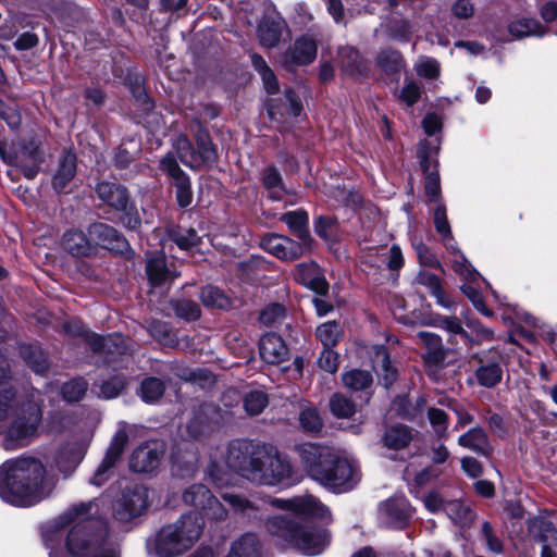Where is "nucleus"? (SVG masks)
<instances>
[{
	"mask_svg": "<svg viewBox=\"0 0 557 557\" xmlns=\"http://www.w3.org/2000/svg\"><path fill=\"white\" fill-rule=\"evenodd\" d=\"M221 498L236 512L249 519L260 518L262 510L271 505L287 510V513L268 517L267 531L305 555H318L329 542L325 530L315 528L305 520L308 518L327 519L330 510L314 496L300 495L293 498H247L244 495L225 492Z\"/></svg>",
	"mask_w": 557,
	"mask_h": 557,
	"instance_id": "nucleus-1",
	"label": "nucleus"
},
{
	"mask_svg": "<svg viewBox=\"0 0 557 557\" xmlns=\"http://www.w3.org/2000/svg\"><path fill=\"white\" fill-rule=\"evenodd\" d=\"M225 462L231 470L260 485L275 486L293 474L290 463L274 446L252 441L231 442Z\"/></svg>",
	"mask_w": 557,
	"mask_h": 557,
	"instance_id": "nucleus-2",
	"label": "nucleus"
},
{
	"mask_svg": "<svg viewBox=\"0 0 557 557\" xmlns=\"http://www.w3.org/2000/svg\"><path fill=\"white\" fill-rule=\"evenodd\" d=\"M8 371L9 363L0 354V434H4L3 446L13 449L35 436L41 421V409L35 400H15V393L5 381Z\"/></svg>",
	"mask_w": 557,
	"mask_h": 557,
	"instance_id": "nucleus-3",
	"label": "nucleus"
},
{
	"mask_svg": "<svg viewBox=\"0 0 557 557\" xmlns=\"http://www.w3.org/2000/svg\"><path fill=\"white\" fill-rule=\"evenodd\" d=\"M44 465L35 458L9 460L0 467V497L15 506H32L47 497L54 481L45 476Z\"/></svg>",
	"mask_w": 557,
	"mask_h": 557,
	"instance_id": "nucleus-4",
	"label": "nucleus"
},
{
	"mask_svg": "<svg viewBox=\"0 0 557 557\" xmlns=\"http://www.w3.org/2000/svg\"><path fill=\"white\" fill-rule=\"evenodd\" d=\"M100 508L96 500L74 504L60 516V521L65 524L73 521L65 540V547L72 557H88L109 545L108 528L98 519Z\"/></svg>",
	"mask_w": 557,
	"mask_h": 557,
	"instance_id": "nucleus-5",
	"label": "nucleus"
},
{
	"mask_svg": "<svg viewBox=\"0 0 557 557\" xmlns=\"http://www.w3.org/2000/svg\"><path fill=\"white\" fill-rule=\"evenodd\" d=\"M203 525V518L199 513H184L176 521L163 525L148 540V552L157 557H178L200 539Z\"/></svg>",
	"mask_w": 557,
	"mask_h": 557,
	"instance_id": "nucleus-6",
	"label": "nucleus"
},
{
	"mask_svg": "<svg viewBox=\"0 0 557 557\" xmlns=\"http://www.w3.org/2000/svg\"><path fill=\"white\" fill-rule=\"evenodd\" d=\"M359 481L358 466L333 453L332 461L324 467L318 483L334 493H345L352 490Z\"/></svg>",
	"mask_w": 557,
	"mask_h": 557,
	"instance_id": "nucleus-7",
	"label": "nucleus"
},
{
	"mask_svg": "<svg viewBox=\"0 0 557 557\" xmlns=\"http://www.w3.org/2000/svg\"><path fill=\"white\" fill-rule=\"evenodd\" d=\"M183 502L202 511L203 516L213 520H224L227 511L222 503L203 484H193L183 492Z\"/></svg>",
	"mask_w": 557,
	"mask_h": 557,
	"instance_id": "nucleus-8",
	"label": "nucleus"
},
{
	"mask_svg": "<svg viewBox=\"0 0 557 557\" xmlns=\"http://www.w3.org/2000/svg\"><path fill=\"white\" fill-rule=\"evenodd\" d=\"M300 462L308 475L318 482L324 467L332 461L333 450L324 445L302 443L295 447Z\"/></svg>",
	"mask_w": 557,
	"mask_h": 557,
	"instance_id": "nucleus-9",
	"label": "nucleus"
},
{
	"mask_svg": "<svg viewBox=\"0 0 557 557\" xmlns=\"http://www.w3.org/2000/svg\"><path fill=\"white\" fill-rule=\"evenodd\" d=\"M148 506V491L143 485L126 487L114 507V517L123 522L140 516Z\"/></svg>",
	"mask_w": 557,
	"mask_h": 557,
	"instance_id": "nucleus-10",
	"label": "nucleus"
},
{
	"mask_svg": "<svg viewBox=\"0 0 557 557\" xmlns=\"http://www.w3.org/2000/svg\"><path fill=\"white\" fill-rule=\"evenodd\" d=\"M164 454V442L159 440L145 442L133 451L129 466L138 473L151 472L158 468Z\"/></svg>",
	"mask_w": 557,
	"mask_h": 557,
	"instance_id": "nucleus-11",
	"label": "nucleus"
},
{
	"mask_svg": "<svg viewBox=\"0 0 557 557\" xmlns=\"http://www.w3.org/2000/svg\"><path fill=\"white\" fill-rule=\"evenodd\" d=\"M317 40L312 36H300L283 53L281 63L286 70L293 71L296 66L307 65L313 62L317 57Z\"/></svg>",
	"mask_w": 557,
	"mask_h": 557,
	"instance_id": "nucleus-12",
	"label": "nucleus"
},
{
	"mask_svg": "<svg viewBox=\"0 0 557 557\" xmlns=\"http://www.w3.org/2000/svg\"><path fill=\"white\" fill-rule=\"evenodd\" d=\"M128 442V434L125 428H121L114 434L112 442L107 450V454L95 471L90 483L101 486L109 479V471L114 467L115 462L120 459L124 448Z\"/></svg>",
	"mask_w": 557,
	"mask_h": 557,
	"instance_id": "nucleus-13",
	"label": "nucleus"
},
{
	"mask_svg": "<svg viewBox=\"0 0 557 557\" xmlns=\"http://www.w3.org/2000/svg\"><path fill=\"white\" fill-rule=\"evenodd\" d=\"M161 170L164 171L174 181L176 188V199L180 207L185 208L193 201V191L190 180L178 166L175 158L168 153L160 161Z\"/></svg>",
	"mask_w": 557,
	"mask_h": 557,
	"instance_id": "nucleus-14",
	"label": "nucleus"
},
{
	"mask_svg": "<svg viewBox=\"0 0 557 557\" xmlns=\"http://www.w3.org/2000/svg\"><path fill=\"white\" fill-rule=\"evenodd\" d=\"M529 533L542 544L541 557H557V530L545 517H534L529 521Z\"/></svg>",
	"mask_w": 557,
	"mask_h": 557,
	"instance_id": "nucleus-15",
	"label": "nucleus"
},
{
	"mask_svg": "<svg viewBox=\"0 0 557 557\" xmlns=\"http://www.w3.org/2000/svg\"><path fill=\"white\" fill-rule=\"evenodd\" d=\"M88 234L97 242V245L115 253H125L129 250L126 238L109 224L92 223L88 227Z\"/></svg>",
	"mask_w": 557,
	"mask_h": 557,
	"instance_id": "nucleus-16",
	"label": "nucleus"
},
{
	"mask_svg": "<svg viewBox=\"0 0 557 557\" xmlns=\"http://www.w3.org/2000/svg\"><path fill=\"white\" fill-rule=\"evenodd\" d=\"M61 248L75 258H87L96 252V247L89 237L78 228H70L64 232L60 242Z\"/></svg>",
	"mask_w": 557,
	"mask_h": 557,
	"instance_id": "nucleus-17",
	"label": "nucleus"
},
{
	"mask_svg": "<svg viewBox=\"0 0 557 557\" xmlns=\"http://www.w3.org/2000/svg\"><path fill=\"white\" fill-rule=\"evenodd\" d=\"M98 198L116 211H125L129 201L127 189L116 183L100 182L96 186Z\"/></svg>",
	"mask_w": 557,
	"mask_h": 557,
	"instance_id": "nucleus-18",
	"label": "nucleus"
},
{
	"mask_svg": "<svg viewBox=\"0 0 557 557\" xmlns=\"http://www.w3.org/2000/svg\"><path fill=\"white\" fill-rule=\"evenodd\" d=\"M259 351L261 358L271 364L281 363L288 357V349L283 338L274 333H268L261 337Z\"/></svg>",
	"mask_w": 557,
	"mask_h": 557,
	"instance_id": "nucleus-19",
	"label": "nucleus"
},
{
	"mask_svg": "<svg viewBox=\"0 0 557 557\" xmlns=\"http://www.w3.org/2000/svg\"><path fill=\"white\" fill-rule=\"evenodd\" d=\"M458 445L483 457H491L493 447L486 432L481 426L468 430L458 437Z\"/></svg>",
	"mask_w": 557,
	"mask_h": 557,
	"instance_id": "nucleus-20",
	"label": "nucleus"
},
{
	"mask_svg": "<svg viewBox=\"0 0 557 557\" xmlns=\"http://www.w3.org/2000/svg\"><path fill=\"white\" fill-rule=\"evenodd\" d=\"M417 337L425 347L423 354L424 361L430 366H438L444 362L447 357V350L442 344V338L432 332H419Z\"/></svg>",
	"mask_w": 557,
	"mask_h": 557,
	"instance_id": "nucleus-21",
	"label": "nucleus"
},
{
	"mask_svg": "<svg viewBox=\"0 0 557 557\" xmlns=\"http://www.w3.org/2000/svg\"><path fill=\"white\" fill-rule=\"evenodd\" d=\"M88 345L94 351H104L108 354H126L128 350V339L121 334L100 336L92 334L87 337Z\"/></svg>",
	"mask_w": 557,
	"mask_h": 557,
	"instance_id": "nucleus-22",
	"label": "nucleus"
},
{
	"mask_svg": "<svg viewBox=\"0 0 557 557\" xmlns=\"http://www.w3.org/2000/svg\"><path fill=\"white\" fill-rule=\"evenodd\" d=\"M342 70L351 77L363 76L368 72L367 61L352 47H343L338 50Z\"/></svg>",
	"mask_w": 557,
	"mask_h": 557,
	"instance_id": "nucleus-23",
	"label": "nucleus"
},
{
	"mask_svg": "<svg viewBox=\"0 0 557 557\" xmlns=\"http://www.w3.org/2000/svg\"><path fill=\"white\" fill-rule=\"evenodd\" d=\"M76 174V156L71 151L63 152L57 172L52 178V187L61 193Z\"/></svg>",
	"mask_w": 557,
	"mask_h": 557,
	"instance_id": "nucleus-24",
	"label": "nucleus"
},
{
	"mask_svg": "<svg viewBox=\"0 0 557 557\" xmlns=\"http://www.w3.org/2000/svg\"><path fill=\"white\" fill-rule=\"evenodd\" d=\"M416 282L422 286L429 288L430 294L436 298L440 306L451 309L455 307V302L449 298L448 294L444 290L441 280L433 273L421 271L416 277Z\"/></svg>",
	"mask_w": 557,
	"mask_h": 557,
	"instance_id": "nucleus-25",
	"label": "nucleus"
},
{
	"mask_svg": "<svg viewBox=\"0 0 557 557\" xmlns=\"http://www.w3.org/2000/svg\"><path fill=\"white\" fill-rule=\"evenodd\" d=\"M84 456L79 445L72 443L60 448L55 457V466L65 476L71 474Z\"/></svg>",
	"mask_w": 557,
	"mask_h": 557,
	"instance_id": "nucleus-26",
	"label": "nucleus"
},
{
	"mask_svg": "<svg viewBox=\"0 0 557 557\" xmlns=\"http://www.w3.org/2000/svg\"><path fill=\"white\" fill-rule=\"evenodd\" d=\"M413 438L412 430L403 424L387 426L382 435V444L388 449L406 448Z\"/></svg>",
	"mask_w": 557,
	"mask_h": 557,
	"instance_id": "nucleus-27",
	"label": "nucleus"
},
{
	"mask_svg": "<svg viewBox=\"0 0 557 557\" xmlns=\"http://www.w3.org/2000/svg\"><path fill=\"white\" fill-rule=\"evenodd\" d=\"M288 228L305 244H312L313 239L310 236L308 222V213L304 210L288 211L281 216Z\"/></svg>",
	"mask_w": 557,
	"mask_h": 557,
	"instance_id": "nucleus-28",
	"label": "nucleus"
},
{
	"mask_svg": "<svg viewBox=\"0 0 557 557\" xmlns=\"http://www.w3.org/2000/svg\"><path fill=\"white\" fill-rule=\"evenodd\" d=\"M421 168L425 174V195L430 201H437L441 196L440 174L437 162L432 161L428 156H421Z\"/></svg>",
	"mask_w": 557,
	"mask_h": 557,
	"instance_id": "nucleus-29",
	"label": "nucleus"
},
{
	"mask_svg": "<svg viewBox=\"0 0 557 557\" xmlns=\"http://www.w3.org/2000/svg\"><path fill=\"white\" fill-rule=\"evenodd\" d=\"M226 557H261V545L253 533H246L233 542Z\"/></svg>",
	"mask_w": 557,
	"mask_h": 557,
	"instance_id": "nucleus-30",
	"label": "nucleus"
},
{
	"mask_svg": "<svg viewBox=\"0 0 557 557\" xmlns=\"http://www.w3.org/2000/svg\"><path fill=\"white\" fill-rule=\"evenodd\" d=\"M373 362L380 381L386 388L389 387L397 379V371L391 363L386 348L380 347L376 350Z\"/></svg>",
	"mask_w": 557,
	"mask_h": 557,
	"instance_id": "nucleus-31",
	"label": "nucleus"
},
{
	"mask_svg": "<svg viewBox=\"0 0 557 557\" xmlns=\"http://www.w3.org/2000/svg\"><path fill=\"white\" fill-rule=\"evenodd\" d=\"M146 272L150 284L153 286H160L175 277L168 269L164 256L150 258L146 264Z\"/></svg>",
	"mask_w": 557,
	"mask_h": 557,
	"instance_id": "nucleus-32",
	"label": "nucleus"
},
{
	"mask_svg": "<svg viewBox=\"0 0 557 557\" xmlns=\"http://www.w3.org/2000/svg\"><path fill=\"white\" fill-rule=\"evenodd\" d=\"M283 22L275 20H263L257 28L260 44L267 48L275 47L281 39Z\"/></svg>",
	"mask_w": 557,
	"mask_h": 557,
	"instance_id": "nucleus-33",
	"label": "nucleus"
},
{
	"mask_svg": "<svg viewBox=\"0 0 557 557\" xmlns=\"http://www.w3.org/2000/svg\"><path fill=\"white\" fill-rule=\"evenodd\" d=\"M508 32L515 38L520 39L527 36L541 37L545 35L546 29L534 18H519L509 24Z\"/></svg>",
	"mask_w": 557,
	"mask_h": 557,
	"instance_id": "nucleus-34",
	"label": "nucleus"
},
{
	"mask_svg": "<svg viewBox=\"0 0 557 557\" xmlns=\"http://www.w3.org/2000/svg\"><path fill=\"white\" fill-rule=\"evenodd\" d=\"M21 355L34 372L44 374L48 370L47 356L39 346L23 345L21 347Z\"/></svg>",
	"mask_w": 557,
	"mask_h": 557,
	"instance_id": "nucleus-35",
	"label": "nucleus"
},
{
	"mask_svg": "<svg viewBox=\"0 0 557 557\" xmlns=\"http://www.w3.org/2000/svg\"><path fill=\"white\" fill-rule=\"evenodd\" d=\"M284 99L285 102L282 109L275 104H270L268 113L272 120H277V115L283 114H288L292 116H298L300 114L302 106L299 98L293 90L287 89L285 91Z\"/></svg>",
	"mask_w": 557,
	"mask_h": 557,
	"instance_id": "nucleus-36",
	"label": "nucleus"
},
{
	"mask_svg": "<svg viewBox=\"0 0 557 557\" xmlns=\"http://www.w3.org/2000/svg\"><path fill=\"white\" fill-rule=\"evenodd\" d=\"M329 408L337 419H349L356 413V404L341 393H335L331 396Z\"/></svg>",
	"mask_w": 557,
	"mask_h": 557,
	"instance_id": "nucleus-37",
	"label": "nucleus"
},
{
	"mask_svg": "<svg viewBox=\"0 0 557 557\" xmlns=\"http://www.w3.org/2000/svg\"><path fill=\"white\" fill-rule=\"evenodd\" d=\"M218 153L207 134L197 136L196 161L197 169L206 164H212L216 161Z\"/></svg>",
	"mask_w": 557,
	"mask_h": 557,
	"instance_id": "nucleus-38",
	"label": "nucleus"
},
{
	"mask_svg": "<svg viewBox=\"0 0 557 557\" xmlns=\"http://www.w3.org/2000/svg\"><path fill=\"white\" fill-rule=\"evenodd\" d=\"M377 66L386 74L398 73L404 66L401 54L396 50H382L376 57Z\"/></svg>",
	"mask_w": 557,
	"mask_h": 557,
	"instance_id": "nucleus-39",
	"label": "nucleus"
},
{
	"mask_svg": "<svg viewBox=\"0 0 557 557\" xmlns=\"http://www.w3.org/2000/svg\"><path fill=\"white\" fill-rule=\"evenodd\" d=\"M164 392V383L158 377H146L140 384V397L147 404L158 401Z\"/></svg>",
	"mask_w": 557,
	"mask_h": 557,
	"instance_id": "nucleus-40",
	"label": "nucleus"
},
{
	"mask_svg": "<svg viewBox=\"0 0 557 557\" xmlns=\"http://www.w3.org/2000/svg\"><path fill=\"white\" fill-rule=\"evenodd\" d=\"M243 405L248 414L258 416L269 405V396L263 391L253 389L244 396Z\"/></svg>",
	"mask_w": 557,
	"mask_h": 557,
	"instance_id": "nucleus-41",
	"label": "nucleus"
},
{
	"mask_svg": "<svg viewBox=\"0 0 557 557\" xmlns=\"http://www.w3.org/2000/svg\"><path fill=\"white\" fill-rule=\"evenodd\" d=\"M262 184L273 200H280L284 194L282 176L277 169L269 166L262 174Z\"/></svg>",
	"mask_w": 557,
	"mask_h": 557,
	"instance_id": "nucleus-42",
	"label": "nucleus"
},
{
	"mask_svg": "<svg viewBox=\"0 0 557 557\" xmlns=\"http://www.w3.org/2000/svg\"><path fill=\"white\" fill-rule=\"evenodd\" d=\"M342 333L343 330L336 321H329L323 323L317 329L315 332L317 337L325 348L334 347L338 343Z\"/></svg>",
	"mask_w": 557,
	"mask_h": 557,
	"instance_id": "nucleus-43",
	"label": "nucleus"
},
{
	"mask_svg": "<svg viewBox=\"0 0 557 557\" xmlns=\"http://www.w3.org/2000/svg\"><path fill=\"white\" fill-rule=\"evenodd\" d=\"M502 368L496 362L481 366L475 371V376L479 384L488 388L497 385L502 381Z\"/></svg>",
	"mask_w": 557,
	"mask_h": 557,
	"instance_id": "nucleus-44",
	"label": "nucleus"
},
{
	"mask_svg": "<svg viewBox=\"0 0 557 557\" xmlns=\"http://www.w3.org/2000/svg\"><path fill=\"white\" fill-rule=\"evenodd\" d=\"M343 383L352 391H362L372 383V375L366 370L354 369L343 374Z\"/></svg>",
	"mask_w": 557,
	"mask_h": 557,
	"instance_id": "nucleus-45",
	"label": "nucleus"
},
{
	"mask_svg": "<svg viewBox=\"0 0 557 557\" xmlns=\"http://www.w3.org/2000/svg\"><path fill=\"white\" fill-rule=\"evenodd\" d=\"M175 150L180 160L191 169H197L196 150L186 136H178L175 140Z\"/></svg>",
	"mask_w": 557,
	"mask_h": 557,
	"instance_id": "nucleus-46",
	"label": "nucleus"
},
{
	"mask_svg": "<svg viewBox=\"0 0 557 557\" xmlns=\"http://www.w3.org/2000/svg\"><path fill=\"white\" fill-rule=\"evenodd\" d=\"M428 419L438 438L448 437V414L440 408H429Z\"/></svg>",
	"mask_w": 557,
	"mask_h": 557,
	"instance_id": "nucleus-47",
	"label": "nucleus"
},
{
	"mask_svg": "<svg viewBox=\"0 0 557 557\" xmlns=\"http://www.w3.org/2000/svg\"><path fill=\"white\" fill-rule=\"evenodd\" d=\"M200 299L206 307L222 309L227 306L228 299L218 287L208 285L200 292Z\"/></svg>",
	"mask_w": 557,
	"mask_h": 557,
	"instance_id": "nucleus-48",
	"label": "nucleus"
},
{
	"mask_svg": "<svg viewBox=\"0 0 557 557\" xmlns=\"http://www.w3.org/2000/svg\"><path fill=\"white\" fill-rule=\"evenodd\" d=\"M170 238L184 250L198 246L200 242V237L194 228L174 230L170 233Z\"/></svg>",
	"mask_w": 557,
	"mask_h": 557,
	"instance_id": "nucleus-49",
	"label": "nucleus"
},
{
	"mask_svg": "<svg viewBox=\"0 0 557 557\" xmlns=\"http://www.w3.org/2000/svg\"><path fill=\"white\" fill-rule=\"evenodd\" d=\"M299 423L307 432H319L323 426V421L313 407H306L300 411Z\"/></svg>",
	"mask_w": 557,
	"mask_h": 557,
	"instance_id": "nucleus-50",
	"label": "nucleus"
},
{
	"mask_svg": "<svg viewBox=\"0 0 557 557\" xmlns=\"http://www.w3.org/2000/svg\"><path fill=\"white\" fill-rule=\"evenodd\" d=\"M283 242V260H295L300 258L306 251L311 249V244L305 242H296L289 237L284 236Z\"/></svg>",
	"mask_w": 557,
	"mask_h": 557,
	"instance_id": "nucleus-51",
	"label": "nucleus"
},
{
	"mask_svg": "<svg viewBox=\"0 0 557 557\" xmlns=\"http://www.w3.org/2000/svg\"><path fill=\"white\" fill-rule=\"evenodd\" d=\"M88 384L83 379H74L62 386V395L67 401H78L87 391Z\"/></svg>",
	"mask_w": 557,
	"mask_h": 557,
	"instance_id": "nucleus-52",
	"label": "nucleus"
},
{
	"mask_svg": "<svg viewBox=\"0 0 557 557\" xmlns=\"http://www.w3.org/2000/svg\"><path fill=\"white\" fill-rule=\"evenodd\" d=\"M453 270L467 281H475L479 276L478 271L472 267L465 255L457 253L451 260Z\"/></svg>",
	"mask_w": 557,
	"mask_h": 557,
	"instance_id": "nucleus-53",
	"label": "nucleus"
},
{
	"mask_svg": "<svg viewBox=\"0 0 557 557\" xmlns=\"http://www.w3.org/2000/svg\"><path fill=\"white\" fill-rule=\"evenodd\" d=\"M285 318V308L280 304L267 306L259 315V321L265 326H273L281 323Z\"/></svg>",
	"mask_w": 557,
	"mask_h": 557,
	"instance_id": "nucleus-54",
	"label": "nucleus"
},
{
	"mask_svg": "<svg viewBox=\"0 0 557 557\" xmlns=\"http://www.w3.org/2000/svg\"><path fill=\"white\" fill-rule=\"evenodd\" d=\"M175 314L188 321H195L200 317L199 306L189 299L178 300L174 305Z\"/></svg>",
	"mask_w": 557,
	"mask_h": 557,
	"instance_id": "nucleus-55",
	"label": "nucleus"
},
{
	"mask_svg": "<svg viewBox=\"0 0 557 557\" xmlns=\"http://www.w3.org/2000/svg\"><path fill=\"white\" fill-rule=\"evenodd\" d=\"M125 384L124 376L114 375L100 384V395L107 399L114 398L120 395Z\"/></svg>",
	"mask_w": 557,
	"mask_h": 557,
	"instance_id": "nucleus-56",
	"label": "nucleus"
},
{
	"mask_svg": "<svg viewBox=\"0 0 557 557\" xmlns=\"http://www.w3.org/2000/svg\"><path fill=\"white\" fill-rule=\"evenodd\" d=\"M460 289L481 314L485 317H491L493 314L492 310L487 308L482 294L476 288L465 284L460 287Z\"/></svg>",
	"mask_w": 557,
	"mask_h": 557,
	"instance_id": "nucleus-57",
	"label": "nucleus"
},
{
	"mask_svg": "<svg viewBox=\"0 0 557 557\" xmlns=\"http://www.w3.org/2000/svg\"><path fill=\"white\" fill-rule=\"evenodd\" d=\"M446 511L449 518L456 523H463L472 518V511L469 506L460 502H451L447 505Z\"/></svg>",
	"mask_w": 557,
	"mask_h": 557,
	"instance_id": "nucleus-58",
	"label": "nucleus"
},
{
	"mask_svg": "<svg viewBox=\"0 0 557 557\" xmlns=\"http://www.w3.org/2000/svg\"><path fill=\"white\" fill-rule=\"evenodd\" d=\"M446 406L457 416V423L455 425V430L465 428L466 425L471 424L473 422L474 417L463 405L450 399L447 401Z\"/></svg>",
	"mask_w": 557,
	"mask_h": 557,
	"instance_id": "nucleus-59",
	"label": "nucleus"
},
{
	"mask_svg": "<svg viewBox=\"0 0 557 557\" xmlns=\"http://www.w3.org/2000/svg\"><path fill=\"white\" fill-rule=\"evenodd\" d=\"M416 71L421 77L435 78L440 74V64L435 59L421 58L416 64Z\"/></svg>",
	"mask_w": 557,
	"mask_h": 557,
	"instance_id": "nucleus-60",
	"label": "nucleus"
},
{
	"mask_svg": "<svg viewBox=\"0 0 557 557\" xmlns=\"http://www.w3.org/2000/svg\"><path fill=\"white\" fill-rule=\"evenodd\" d=\"M17 161H25L28 163H42V154L39 146L35 141H29L17 153Z\"/></svg>",
	"mask_w": 557,
	"mask_h": 557,
	"instance_id": "nucleus-61",
	"label": "nucleus"
},
{
	"mask_svg": "<svg viewBox=\"0 0 557 557\" xmlns=\"http://www.w3.org/2000/svg\"><path fill=\"white\" fill-rule=\"evenodd\" d=\"M391 36L400 41H408L412 35V26L404 20H395L389 25Z\"/></svg>",
	"mask_w": 557,
	"mask_h": 557,
	"instance_id": "nucleus-62",
	"label": "nucleus"
},
{
	"mask_svg": "<svg viewBox=\"0 0 557 557\" xmlns=\"http://www.w3.org/2000/svg\"><path fill=\"white\" fill-rule=\"evenodd\" d=\"M413 248L421 264L430 268L440 269L441 263L437 258L431 252L429 247L422 242L413 243Z\"/></svg>",
	"mask_w": 557,
	"mask_h": 557,
	"instance_id": "nucleus-63",
	"label": "nucleus"
},
{
	"mask_svg": "<svg viewBox=\"0 0 557 557\" xmlns=\"http://www.w3.org/2000/svg\"><path fill=\"white\" fill-rule=\"evenodd\" d=\"M318 364L322 370L335 373L338 369V355L332 348L324 347L319 357Z\"/></svg>",
	"mask_w": 557,
	"mask_h": 557,
	"instance_id": "nucleus-64",
	"label": "nucleus"
}]
</instances>
